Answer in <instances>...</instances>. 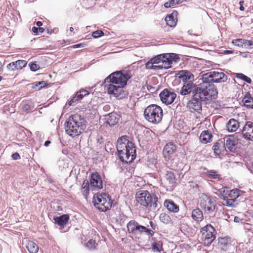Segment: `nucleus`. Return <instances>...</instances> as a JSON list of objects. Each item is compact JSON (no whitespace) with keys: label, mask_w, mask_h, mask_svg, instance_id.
Here are the masks:
<instances>
[{"label":"nucleus","mask_w":253,"mask_h":253,"mask_svg":"<svg viewBox=\"0 0 253 253\" xmlns=\"http://www.w3.org/2000/svg\"><path fill=\"white\" fill-rule=\"evenodd\" d=\"M131 77L129 71H117L111 74L105 80V87L108 93L119 99L126 97L127 92L124 89V87Z\"/></svg>","instance_id":"obj_1"},{"label":"nucleus","mask_w":253,"mask_h":253,"mask_svg":"<svg viewBox=\"0 0 253 253\" xmlns=\"http://www.w3.org/2000/svg\"><path fill=\"white\" fill-rule=\"evenodd\" d=\"M127 138L126 135L120 137L116 147L120 159L123 162L129 163L136 157V149L134 144Z\"/></svg>","instance_id":"obj_2"},{"label":"nucleus","mask_w":253,"mask_h":253,"mask_svg":"<svg viewBox=\"0 0 253 253\" xmlns=\"http://www.w3.org/2000/svg\"><path fill=\"white\" fill-rule=\"evenodd\" d=\"M86 121L80 114H74L70 116L65 125L66 133L72 137L81 134L86 127Z\"/></svg>","instance_id":"obj_3"},{"label":"nucleus","mask_w":253,"mask_h":253,"mask_svg":"<svg viewBox=\"0 0 253 253\" xmlns=\"http://www.w3.org/2000/svg\"><path fill=\"white\" fill-rule=\"evenodd\" d=\"M217 93L215 85L206 81H203L202 83L196 85L193 90L195 98H199L203 101L209 100L211 97L216 96Z\"/></svg>","instance_id":"obj_4"},{"label":"nucleus","mask_w":253,"mask_h":253,"mask_svg":"<svg viewBox=\"0 0 253 253\" xmlns=\"http://www.w3.org/2000/svg\"><path fill=\"white\" fill-rule=\"evenodd\" d=\"M136 199L138 203L150 211L155 210L161 205L157 196L154 194H151L148 191L137 192L136 194Z\"/></svg>","instance_id":"obj_5"},{"label":"nucleus","mask_w":253,"mask_h":253,"mask_svg":"<svg viewBox=\"0 0 253 253\" xmlns=\"http://www.w3.org/2000/svg\"><path fill=\"white\" fill-rule=\"evenodd\" d=\"M144 115L146 120L153 124L160 123L163 116L161 107L156 104H151L147 107Z\"/></svg>","instance_id":"obj_6"},{"label":"nucleus","mask_w":253,"mask_h":253,"mask_svg":"<svg viewBox=\"0 0 253 253\" xmlns=\"http://www.w3.org/2000/svg\"><path fill=\"white\" fill-rule=\"evenodd\" d=\"M92 202L94 206L102 211H107L111 208L112 205L111 199L106 193L94 194Z\"/></svg>","instance_id":"obj_7"},{"label":"nucleus","mask_w":253,"mask_h":253,"mask_svg":"<svg viewBox=\"0 0 253 253\" xmlns=\"http://www.w3.org/2000/svg\"><path fill=\"white\" fill-rule=\"evenodd\" d=\"M127 228L129 233L135 236L141 235L143 233H146L151 236L154 234V232L152 230H149L146 227L140 225L134 220H130L127 224Z\"/></svg>","instance_id":"obj_8"},{"label":"nucleus","mask_w":253,"mask_h":253,"mask_svg":"<svg viewBox=\"0 0 253 253\" xmlns=\"http://www.w3.org/2000/svg\"><path fill=\"white\" fill-rule=\"evenodd\" d=\"M202 81H206L212 84L221 83L226 82L227 76L222 72L211 71L202 75Z\"/></svg>","instance_id":"obj_9"},{"label":"nucleus","mask_w":253,"mask_h":253,"mask_svg":"<svg viewBox=\"0 0 253 253\" xmlns=\"http://www.w3.org/2000/svg\"><path fill=\"white\" fill-rule=\"evenodd\" d=\"M215 229L210 224H208L201 229L205 245L209 246L215 239Z\"/></svg>","instance_id":"obj_10"},{"label":"nucleus","mask_w":253,"mask_h":253,"mask_svg":"<svg viewBox=\"0 0 253 253\" xmlns=\"http://www.w3.org/2000/svg\"><path fill=\"white\" fill-rule=\"evenodd\" d=\"M200 205L205 212L210 213L215 210L216 206V198L205 195L201 197Z\"/></svg>","instance_id":"obj_11"},{"label":"nucleus","mask_w":253,"mask_h":253,"mask_svg":"<svg viewBox=\"0 0 253 253\" xmlns=\"http://www.w3.org/2000/svg\"><path fill=\"white\" fill-rule=\"evenodd\" d=\"M226 193L227 196H225V198H223V200L225 202L224 205L227 206H233L237 198L242 195L244 192L238 189H235Z\"/></svg>","instance_id":"obj_12"},{"label":"nucleus","mask_w":253,"mask_h":253,"mask_svg":"<svg viewBox=\"0 0 253 253\" xmlns=\"http://www.w3.org/2000/svg\"><path fill=\"white\" fill-rule=\"evenodd\" d=\"M159 96L161 101L166 104H171L176 97V93L168 89H165L160 93Z\"/></svg>","instance_id":"obj_13"},{"label":"nucleus","mask_w":253,"mask_h":253,"mask_svg":"<svg viewBox=\"0 0 253 253\" xmlns=\"http://www.w3.org/2000/svg\"><path fill=\"white\" fill-rule=\"evenodd\" d=\"M162 64L163 69H169L171 67L173 61H175L177 59V56L175 53L162 54Z\"/></svg>","instance_id":"obj_14"},{"label":"nucleus","mask_w":253,"mask_h":253,"mask_svg":"<svg viewBox=\"0 0 253 253\" xmlns=\"http://www.w3.org/2000/svg\"><path fill=\"white\" fill-rule=\"evenodd\" d=\"M90 184L93 190H98L102 188V178L98 173H92L90 179Z\"/></svg>","instance_id":"obj_15"},{"label":"nucleus","mask_w":253,"mask_h":253,"mask_svg":"<svg viewBox=\"0 0 253 253\" xmlns=\"http://www.w3.org/2000/svg\"><path fill=\"white\" fill-rule=\"evenodd\" d=\"M242 131L245 138L253 141V122H247Z\"/></svg>","instance_id":"obj_16"},{"label":"nucleus","mask_w":253,"mask_h":253,"mask_svg":"<svg viewBox=\"0 0 253 253\" xmlns=\"http://www.w3.org/2000/svg\"><path fill=\"white\" fill-rule=\"evenodd\" d=\"M176 76L184 84L192 82L194 80V76L193 74L187 70L179 71L176 74Z\"/></svg>","instance_id":"obj_17"},{"label":"nucleus","mask_w":253,"mask_h":253,"mask_svg":"<svg viewBox=\"0 0 253 253\" xmlns=\"http://www.w3.org/2000/svg\"><path fill=\"white\" fill-rule=\"evenodd\" d=\"M202 102L203 101L200 100V99L195 98V96L193 95L192 99L187 103V107L191 111H195L198 112L202 110Z\"/></svg>","instance_id":"obj_18"},{"label":"nucleus","mask_w":253,"mask_h":253,"mask_svg":"<svg viewBox=\"0 0 253 253\" xmlns=\"http://www.w3.org/2000/svg\"><path fill=\"white\" fill-rule=\"evenodd\" d=\"M176 147L173 143H169L166 144L163 149V155L166 160H169L172 157L174 153L176 151Z\"/></svg>","instance_id":"obj_19"},{"label":"nucleus","mask_w":253,"mask_h":253,"mask_svg":"<svg viewBox=\"0 0 253 253\" xmlns=\"http://www.w3.org/2000/svg\"><path fill=\"white\" fill-rule=\"evenodd\" d=\"M239 126L240 123L234 119H230L226 125V130L230 132H235Z\"/></svg>","instance_id":"obj_20"},{"label":"nucleus","mask_w":253,"mask_h":253,"mask_svg":"<svg viewBox=\"0 0 253 253\" xmlns=\"http://www.w3.org/2000/svg\"><path fill=\"white\" fill-rule=\"evenodd\" d=\"M195 87V84L192 82H189L186 84H184L180 91V93L182 95L188 94L191 91H193Z\"/></svg>","instance_id":"obj_21"},{"label":"nucleus","mask_w":253,"mask_h":253,"mask_svg":"<svg viewBox=\"0 0 253 253\" xmlns=\"http://www.w3.org/2000/svg\"><path fill=\"white\" fill-rule=\"evenodd\" d=\"M242 102L247 108L253 109V97L249 92L245 93Z\"/></svg>","instance_id":"obj_22"},{"label":"nucleus","mask_w":253,"mask_h":253,"mask_svg":"<svg viewBox=\"0 0 253 253\" xmlns=\"http://www.w3.org/2000/svg\"><path fill=\"white\" fill-rule=\"evenodd\" d=\"M176 15L177 12H173L171 14L167 16L165 18L167 25L171 27L175 26L177 23Z\"/></svg>","instance_id":"obj_23"},{"label":"nucleus","mask_w":253,"mask_h":253,"mask_svg":"<svg viewBox=\"0 0 253 253\" xmlns=\"http://www.w3.org/2000/svg\"><path fill=\"white\" fill-rule=\"evenodd\" d=\"M69 219V216L68 214H63L60 216H55L53 217L55 222L59 226L63 227L66 225Z\"/></svg>","instance_id":"obj_24"},{"label":"nucleus","mask_w":253,"mask_h":253,"mask_svg":"<svg viewBox=\"0 0 253 253\" xmlns=\"http://www.w3.org/2000/svg\"><path fill=\"white\" fill-rule=\"evenodd\" d=\"M164 206L167 209L171 212H177L179 211V206L171 200H166L164 202Z\"/></svg>","instance_id":"obj_25"},{"label":"nucleus","mask_w":253,"mask_h":253,"mask_svg":"<svg viewBox=\"0 0 253 253\" xmlns=\"http://www.w3.org/2000/svg\"><path fill=\"white\" fill-rule=\"evenodd\" d=\"M236 144L237 140L233 136L227 138L225 143L226 147L231 151L235 150Z\"/></svg>","instance_id":"obj_26"},{"label":"nucleus","mask_w":253,"mask_h":253,"mask_svg":"<svg viewBox=\"0 0 253 253\" xmlns=\"http://www.w3.org/2000/svg\"><path fill=\"white\" fill-rule=\"evenodd\" d=\"M119 119V116L116 113H111L107 118L106 123L110 126H114L118 123Z\"/></svg>","instance_id":"obj_27"},{"label":"nucleus","mask_w":253,"mask_h":253,"mask_svg":"<svg viewBox=\"0 0 253 253\" xmlns=\"http://www.w3.org/2000/svg\"><path fill=\"white\" fill-rule=\"evenodd\" d=\"M191 216L197 222L201 221L203 219V212L198 208L192 211Z\"/></svg>","instance_id":"obj_28"},{"label":"nucleus","mask_w":253,"mask_h":253,"mask_svg":"<svg viewBox=\"0 0 253 253\" xmlns=\"http://www.w3.org/2000/svg\"><path fill=\"white\" fill-rule=\"evenodd\" d=\"M211 137L212 135L209 132L208 130H205L201 133L199 139L203 143L206 144L210 141Z\"/></svg>","instance_id":"obj_29"},{"label":"nucleus","mask_w":253,"mask_h":253,"mask_svg":"<svg viewBox=\"0 0 253 253\" xmlns=\"http://www.w3.org/2000/svg\"><path fill=\"white\" fill-rule=\"evenodd\" d=\"M26 248L30 253H37L39 251L38 246L34 242L29 241L26 245Z\"/></svg>","instance_id":"obj_30"},{"label":"nucleus","mask_w":253,"mask_h":253,"mask_svg":"<svg viewBox=\"0 0 253 253\" xmlns=\"http://www.w3.org/2000/svg\"><path fill=\"white\" fill-rule=\"evenodd\" d=\"M224 145L221 140H218L213 146L212 149L216 155H219L223 149Z\"/></svg>","instance_id":"obj_31"},{"label":"nucleus","mask_w":253,"mask_h":253,"mask_svg":"<svg viewBox=\"0 0 253 253\" xmlns=\"http://www.w3.org/2000/svg\"><path fill=\"white\" fill-rule=\"evenodd\" d=\"M145 67L147 70L153 71H158L163 69V65L155 64L149 62H147L145 63Z\"/></svg>","instance_id":"obj_32"},{"label":"nucleus","mask_w":253,"mask_h":253,"mask_svg":"<svg viewBox=\"0 0 253 253\" xmlns=\"http://www.w3.org/2000/svg\"><path fill=\"white\" fill-rule=\"evenodd\" d=\"M82 193L86 198L89 192V183L88 181H84L82 186Z\"/></svg>","instance_id":"obj_33"},{"label":"nucleus","mask_w":253,"mask_h":253,"mask_svg":"<svg viewBox=\"0 0 253 253\" xmlns=\"http://www.w3.org/2000/svg\"><path fill=\"white\" fill-rule=\"evenodd\" d=\"M83 98L82 94L80 93H76V95L73 96L70 100H69L68 102V104L69 106H74L78 102L81 100Z\"/></svg>","instance_id":"obj_34"},{"label":"nucleus","mask_w":253,"mask_h":253,"mask_svg":"<svg viewBox=\"0 0 253 253\" xmlns=\"http://www.w3.org/2000/svg\"><path fill=\"white\" fill-rule=\"evenodd\" d=\"M166 178L169 184H173L175 182L174 173L171 171H167L166 174Z\"/></svg>","instance_id":"obj_35"},{"label":"nucleus","mask_w":253,"mask_h":253,"mask_svg":"<svg viewBox=\"0 0 253 253\" xmlns=\"http://www.w3.org/2000/svg\"><path fill=\"white\" fill-rule=\"evenodd\" d=\"M162 58H163L162 54L158 55L151 58L148 62L152 63L155 64L161 65Z\"/></svg>","instance_id":"obj_36"},{"label":"nucleus","mask_w":253,"mask_h":253,"mask_svg":"<svg viewBox=\"0 0 253 253\" xmlns=\"http://www.w3.org/2000/svg\"><path fill=\"white\" fill-rule=\"evenodd\" d=\"M160 220L165 224H168L171 221V218L169 215L165 213H162L160 215Z\"/></svg>","instance_id":"obj_37"},{"label":"nucleus","mask_w":253,"mask_h":253,"mask_svg":"<svg viewBox=\"0 0 253 253\" xmlns=\"http://www.w3.org/2000/svg\"><path fill=\"white\" fill-rule=\"evenodd\" d=\"M236 77L238 79H241V80L246 82L248 84L252 83L251 79L242 73L236 74Z\"/></svg>","instance_id":"obj_38"},{"label":"nucleus","mask_w":253,"mask_h":253,"mask_svg":"<svg viewBox=\"0 0 253 253\" xmlns=\"http://www.w3.org/2000/svg\"><path fill=\"white\" fill-rule=\"evenodd\" d=\"M97 245L95 241L92 239H90L84 244L85 247L89 250L94 249Z\"/></svg>","instance_id":"obj_39"},{"label":"nucleus","mask_w":253,"mask_h":253,"mask_svg":"<svg viewBox=\"0 0 253 253\" xmlns=\"http://www.w3.org/2000/svg\"><path fill=\"white\" fill-rule=\"evenodd\" d=\"M162 248V245L160 242H155L152 244V249L154 252H160Z\"/></svg>","instance_id":"obj_40"},{"label":"nucleus","mask_w":253,"mask_h":253,"mask_svg":"<svg viewBox=\"0 0 253 253\" xmlns=\"http://www.w3.org/2000/svg\"><path fill=\"white\" fill-rule=\"evenodd\" d=\"M17 66L19 70L22 69L27 65V61L24 60H18L15 61V64Z\"/></svg>","instance_id":"obj_41"},{"label":"nucleus","mask_w":253,"mask_h":253,"mask_svg":"<svg viewBox=\"0 0 253 253\" xmlns=\"http://www.w3.org/2000/svg\"><path fill=\"white\" fill-rule=\"evenodd\" d=\"M243 42L244 39H237L232 40V43L237 46L243 47L244 44L242 43Z\"/></svg>","instance_id":"obj_42"},{"label":"nucleus","mask_w":253,"mask_h":253,"mask_svg":"<svg viewBox=\"0 0 253 253\" xmlns=\"http://www.w3.org/2000/svg\"><path fill=\"white\" fill-rule=\"evenodd\" d=\"M242 43L244 44V48H248L249 47H251V48H253V42L252 41L244 39V42Z\"/></svg>","instance_id":"obj_43"},{"label":"nucleus","mask_w":253,"mask_h":253,"mask_svg":"<svg viewBox=\"0 0 253 253\" xmlns=\"http://www.w3.org/2000/svg\"><path fill=\"white\" fill-rule=\"evenodd\" d=\"M104 35V33L103 31L100 30H97L93 32L92 34V37H93L94 38H97L99 37H101Z\"/></svg>","instance_id":"obj_44"},{"label":"nucleus","mask_w":253,"mask_h":253,"mask_svg":"<svg viewBox=\"0 0 253 253\" xmlns=\"http://www.w3.org/2000/svg\"><path fill=\"white\" fill-rule=\"evenodd\" d=\"M15 64V62H12L11 63H10L9 64H8L7 65V68L8 69H11L12 71L18 70L17 68L18 67H17V65H16Z\"/></svg>","instance_id":"obj_45"},{"label":"nucleus","mask_w":253,"mask_h":253,"mask_svg":"<svg viewBox=\"0 0 253 253\" xmlns=\"http://www.w3.org/2000/svg\"><path fill=\"white\" fill-rule=\"evenodd\" d=\"M219 192L220 193L221 195L223 197V198H225V196H227V194L226 192H228L229 190H227V188L225 187H222L218 190Z\"/></svg>","instance_id":"obj_46"},{"label":"nucleus","mask_w":253,"mask_h":253,"mask_svg":"<svg viewBox=\"0 0 253 253\" xmlns=\"http://www.w3.org/2000/svg\"><path fill=\"white\" fill-rule=\"evenodd\" d=\"M175 4V0H170L169 1L166 2L164 4V6L166 8H169Z\"/></svg>","instance_id":"obj_47"},{"label":"nucleus","mask_w":253,"mask_h":253,"mask_svg":"<svg viewBox=\"0 0 253 253\" xmlns=\"http://www.w3.org/2000/svg\"><path fill=\"white\" fill-rule=\"evenodd\" d=\"M29 66L30 70L32 71H36L39 68L38 66L35 63H30Z\"/></svg>","instance_id":"obj_48"},{"label":"nucleus","mask_w":253,"mask_h":253,"mask_svg":"<svg viewBox=\"0 0 253 253\" xmlns=\"http://www.w3.org/2000/svg\"><path fill=\"white\" fill-rule=\"evenodd\" d=\"M210 177L212 178H218L220 176L219 174L216 173L215 171H210L209 173Z\"/></svg>","instance_id":"obj_49"},{"label":"nucleus","mask_w":253,"mask_h":253,"mask_svg":"<svg viewBox=\"0 0 253 253\" xmlns=\"http://www.w3.org/2000/svg\"><path fill=\"white\" fill-rule=\"evenodd\" d=\"M22 109L25 112H28L32 109L31 106L28 104H23L22 106Z\"/></svg>","instance_id":"obj_50"},{"label":"nucleus","mask_w":253,"mask_h":253,"mask_svg":"<svg viewBox=\"0 0 253 253\" xmlns=\"http://www.w3.org/2000/svg\"><path fill=\"white\" fill-rule=\"evenodd\" d=\"M46 84V83L44 81H41L38 83H36L35 84V86H38V85H40L39 87V89L41 88L42 87H44Z\"/></svg>","instance_id":"obj_51"},{"label":"nucleus","mask_w":253,"mask_h":253,"mask_svg":"<svg viewBox=\"0 0 253 253\" xmlns=\"http://www.w3.org/2000/svg\"><path fill=\"white\" fill-rule=\"evenodd\" d=\"M77 93L82 94L83 97L84 96L88 94V93H89V92L87 90H86L85 89H81L79 92H77Z\"/></svg>","instance_id":"obj_52"},{"label":"nucleus","mask_w":253,"mask_h":253,"mask_svg":"<svg viewBox=\"0 0 253 253\" xmlns=\"http://www.w3.org/2000/svg\"><path fill=\"white\" fill-rule=\"evenodd\" d=\"M11 157H12V159L14 160H19L20 159V156L19 153H18L17 152L11 155Z\"/></svg>","instance_id":"obj_53"},{"label":"nucleus","mask_w":253,"mask_h":253,"mask_svg":"<svg viewBox=\"0 0 253 253\" xmlns=\"http://www.w3.org/2000/svg\"><path fill=\"white\" fill-rule=\"evenodd\" d=\"M84 46V43H79L74 45L72 47L74 48H77L79 47H83Z\"/></svg>","instance_id":"obj_54"},{"label":"nucleus","mask_w":253,"mask_h":253,"mask_svg":"<svg viewBox=\"0 0 253 253\" xmlns=\"http://www.w3.org/2000/svg\"><path fill=\"white\" fill-rule=\"evenodd\" d=\"M232 218H234V221L235 222H239V221L240 220V218L239 217H238V216H234V217H233V216H232Z\"/></svg>","instance_id":"obj_55"},{"label":"nucleus","mask_w":253,"mask_h":253,"mask_svg":"<svg viewBox=\"0 0 253 253\" xmlns=\"http://www.w3.org/2000/svg\"><path fill=\"white\" fill-rule=\"evenodd\" d=\"M149 224L153 228V229L155 230L156 227V225H155L152 221H150Z\"/></svg>","instance_id":"obj_56"},{"label":"nucleus","mask_w":253,"mask_h":253,"mask_svg":"<svg viewBox=\"0 0 253 253\" xmlns=\"http://www.w3.org/2000/svg\"><path fill=\"white\" fill-rule=\"evenodd\" d=\"M229 218H230V216L228 214H226L224 215L223 219L225 220H228Z\"/></svg>","instance_id":"obj_57"},{"label":"nucleus","mask_w":253,"mask_h":253,"mask_svg":"<svg viewBox=\"0 0 253 253\" xmlns=\"http://www.w3.org/2000/svg\"><path fill=\"white\" fill-rule=\"evenodd\" d=\"M32 31L35 33H37L38 32V27H33L32 28Z\"/></svg>","instance_id":"obj_58"},{"label":"nucleus","mask_w":253,"mask_h":253,"mask_svg":"<svg viewBox=\"0 0 253 253\" xmlns=\"http://www.w3.org/2000/svg\"><path fill=\"white\" fill-rule=\"evenodd\" d=\"M51 143V142L49 140H47L45 142L44 145L46 147L48 146L49 144Z\"/></svg>","instance_id":"obj_59"},{"label":"nucleus","mask_w":253,"mask_h":253,"mask_svg":"<svg viewBox=\"0 0 253 253\" xmlns=\"http://www.w3.org/2000/svg\"><path fill=\"white\" fill-rule=\"evenodd\" d=\"M36 25L37 26H38L39 27H40L42 25V22L41 21H38L37 23H36Z\"/></svg>","instance_id":"obj_60"},{"label":"nucleus","mask_w":253,"mask_h":253,"mask_svg":"<svg viewBox=\"0 0 253 253\" xmlns=\"http://www.w3.org/2000/svg\"><path fill=\"white\" fill-rule=\"evenodd\" d=\"M44 29L43 28L38 27V32L40 33L43 32Z\"/></svg>","instance_id":"obj_61"},{"label":"nucleus","mask_w":253,"mask_h":253,"mask_svg":"<svg viewBox=\"0 0 253 253\" xmlns=\"http://www.w3.org/2000/svg\"><path fill=\"white\" fill-rule=\"evenodd\" d=\"M183 0H175V4H178L182 2Z\"/></svg>","instance_id":"obj_62"},{"label":"nucleus","mask_w":253,"mask_h":253,"mask_svg":"<svg viewBox=\"0 0 253 253\" xmlns=\"http://www.w3.org/2000/svg\"><path fill=\"white\" fill-rule=\"evenodd\" d=\"M239 9L242 11L244 10L245 8L242 5H240Z\"/></svg>","instance_id":"obj_63"},{"label":"nucleus","mask_w":253,"mask_h":253,"mask_svg":"<svg viewBox=\"0 0 253 253\" xmlns=\"http://www.w3.org/2000/svg\"><path fill=\"white\" fill-rule=\"evenodd\" d=\"M73 30H74V28H73L72 27H71L70 28V31L71 32H73Z\"/></svg>","instance_id":"obj_64"}]
</instances>
